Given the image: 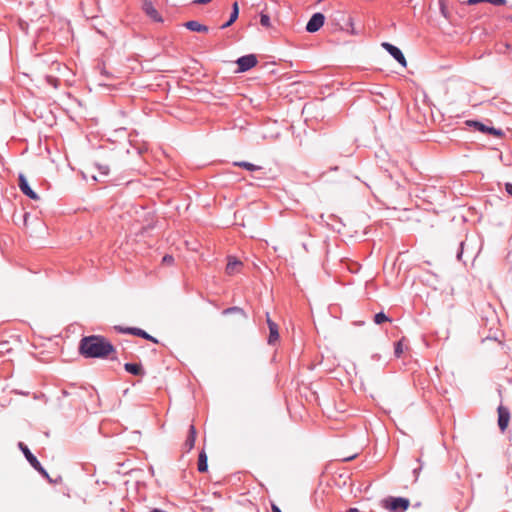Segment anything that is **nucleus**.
<instances>
[{
	"instance_id": "nucleus-1",
	"label": "nucleus",
	"mask_w": 512,
	"mask_h": 512,
	"mask_svg": "<svg viewBox=\"0 0 512 512\" xmlns=\"http://www.w3.org/2000/svg\"><path fill=\"white\" fill-rule=\"evenodd\" d=\"M79 353L85 358L105 359L115 353V347L104 336L90 335L80 340Z\"/></svg>"
},
{
	"instance_id": "nucleus-2",
	"label": "nucleus",
	"mask_w": 512,
	"mask_h": 512,
	"mask_svg": "<svg viewBox=\"0 0 512 512\" xmlns=\"http://www.w3.org/2000/svg\"><path fill=\"white\" fill-rule=\"evenodd\" d=\"M381 506L390 512H405L410 506V501L404 497L388 496L381 500Z\"/></svg>"
},
{
	"instance_id": "nucleus-3",
	"label": "nucleus",
	"mask_w": 512,
	"mask_h": 512,
	"mask_svg": "<svg viewBox=\"0 0 512 512\" xmlns=\"http://www.w3.org/2000/svg\"><path fill=\"white\" fill-rule=\"evenodd\" d=\"M18 447L23 452L29 464L43 477H45L49 482H52V479L50 478L48 472L44 469V467L38 461L36 456L30 451V449L23 442H19Z\"/></svg>"
},
{
	"instance_id": "nucleus-4",
	"label": "nucleus",
	"mask_w": 512,
	"mask_h": 512,
	"mask_svg": "<svg viewBox=\"0 0 512 512\" xmlns=\"http://www.w3.org/2000/svg\"><path fill=\"white\" fill-rule=\"evenodd\" d=\"M115 330L119 333L123 334H132L138 337H142L144 339H147L149 341H152L153 343L158 344L159 340L151 335H149L146 331L140 328L136 327H122V326H115Z\"/></svg>"
},
{
	"instance_id": "nucleus-5",
	"label": "nucleus",
	"mask_w": 512,
	"mask_h": 512,
	"mask_svg": "<svg viewBox=\"0 0 512 512\" xmlns=\"http://www.w3.org/2000/svg\"><path fill=\"white\" fill-rule=\"evenodd\" d=\"M238 72H246L257 65L258 60L254 54L241 56L236 61Z\"/></svg>"
},
{
	"instance_id": "nucleus-6",
	"label": "nucleus",
	"mask_w": 512,
	"mask_h": 512,
	"mask_svg": "<svg viewBox=\"0 0 512 512\" xmlns=\"http://www.w3.org/2000/svg\"><path fill=\"white\" fill-rule=\"evenodd\" d=\"M325 22V16L320 13H314L306 24V31L309 33L317 32Z\"/></svg>"
},
{
	"instance_id": "nucleus-7",
	"label": "nucleus",
	"mask_w": 512,
	"mask_h": 512,
	"mask_svg": "<svg viewBox=\"0 0 512 512\" xmlns=\"http://www.w3.org/2000/svg\"><path fill=\"white\" fill-rule=\"evenodd\" d=\"M382 47L403 67H406L407 62L402 51L391 43L383 42Z\"/></svg>"
},
{
	"instance_id": "nucleus-8",
	"label": "nucleus",
	"mask_w": 512,
	"mask_h": 512,
	"mask_svg": "<svg viewBox=\"0 0 512 512\" xmlns=\"http://www.w3.org/2000/svg\"><path fill=\"white\" fill-rule=\"evenodd\" d=\"M18 180V186L24 195H26L32 200L39 199L38 194L30 187L26 177L22 173L19 174Z\"/></svg>"
},
{
	"instance_id": "nucleus-9",
	"label": "nucleus",
	"mask_w": 512,
	"mask_h": 512,
	"mask_svg": "<svg viewBox=\"0 0 512 512\" xmlns=\"http://www.w3.org/2000/svg\"><path fill=\"white\" fill-rule=\"evenodd\" d=\"M157 0H143L142 9L155 22H160V15L154 5Z\"/></svg>"
},
{
	"instance_id": "nucleus-10",
	"label": "nucleus",
	"mask_w": 512,
	"mask_h": 512,
	"mask_svg": "<svg viewBox=\"0 0 512 512\" xmlns=\"http://www.w3.org/2000/svg\"><path fill=\"white\" fill-rule=\"evenodd\" d=\"M266 316H267V324H268V328H269L268 344L274 345L279 339L278 325L270 319L268 313H266Z\"/></svg>"
},
{
	"instance_id": "nucleus-11",
	"label": "nucleus",
	"mask_w": 512,
	"mask_h": 512,
	"mask_svg": "<svg viewBox=\"0 0 512 512\" xmlns=\"http://www.w3.org/2000/svg\"><path fill=\"white\" fill-rule=\"evenodd\" d=\"M510 420V412L508 408L500 405L498 407V426L501 431H504L509 423Z\"/></svg>"
},
{
	"instance_id": "nucleus-12",
	"label": "nucleus",
	"mask_w": 512,
	"mask_h": 512,
	"mask_svg": "<svg viewBox=\"0 0 512 512\" xmlns=\"http://www.w3.org/2000/svg\"><path fill=\"white\" fill-rule=\"evenodd\" d=\"M470 125L473 126L477 131L488 133L494 136H502V131L500 129H496L494 127L486 126L485 124L479 121H471Z\"/></svg>"
},
{
	"instance_id": "nucleus-13",
	"label": "nucleus",
	"mask_w": 512,
	"mask_h": 512,
	"mask_svg": "<svg viewBox=\"0 0 512 512\" xmlns=\"http://www.w3.org/2000/svg\"><path fill=\"white\" fill-rule=\"evenodd\" d=\"M124 369L126 372L136 376H143L145 374L143 366L140 363H126Z\"/></svg>"
},
{
	"instance_id": "nucleus-14",
	"label": "nucleus",
	"mask_w": 512,
	"mask_h": 512,
	"mask_svg": "<svg viewBox=\"0 0 512 512\" xmlns=\"http://www.w3.org/2000/svg\"><path fill=\"white\" fill-rule=\"evenodd\" d=\"M184 26L188 30L193 31V32H203V33H206L209 30V28L206 25H203V24L199 23L196 20L188 21V22H186L184 24Z\"/></svg>"
},
{
	"instance_id": "nucleus-15",
	"label": "nucleus",
	"mask_w": 512,
	"mask_h": 512,
	"mask_svg": "<svg viewBox=\"0 0 512 512\" xmlns=\"http://www.w3.org/2000/svg\"><path fill=\"white\" fill-rule=\"evenodd\" d=\"M239 16V6L238 2H234L232 5V11L229 17V20L221 25V29H226L230 27L238 18Z\"/></svg>"
},
{
	"instance_id": "nucleus-16",
	"label": "nucleus",
	"mask_w": 512,
	"mask_h": 512,
	"mask_svg": "<svg viewBox=\"0 0 512 512\" xmlns=\"http://www.w3.org/2000/svg\"><path fill=\"white\" fill-rule=\"evenodd\" d=\"M195 439H196V429H195L194 425H190L189 434L185 441V446L187 447L188 451L194 447Z\"/></svg>"
},
{
	"instance_id": "nucleus-17",
	"label": "nucleus",
	"mask_w": 512,
	"mask_h": 512,
	"mask_svg": "<svg viewBox=\"0 0 512 512\" xmlns=\"http://www.w3.org/2000/svg\"><path fill=\"white\" fill-rule=\"evenodd\" d=\"M208 469L207 455L204 451L200 452L198 457V471L206 472Z\"/></svg>"
},
{
	"instance_id": "nucleus-18",
	"label": "nucleus",
	"mask_w": 512,
	"mask_h": 512,
	"mask_svg": "<svg viewBox=\"0 0 512 512\" xmlns=\"http://www.w3.org/2000/svg\"><path fill=\"white\" fill-rule=\"evenodd\" d=\"M242 262L236 259H229L226 265V272L229 275L234 274L237 271L238 266H241Z\"/></svg>"
},
{
	"instance_id": "nucleus-19",
	"label": "nucleus",
	"mask_w": 512,
	"mask_h": 512,
	"mask_svg": "<svg viewBox=\"0 0 512 512\" xmlns=\"http://www.w3.org/2000/svg\"><path fill=\"white\" fill-rule=\"evenodd\" d=\"M234 165L238 166V167H241V168H244V169L249 170V171H256V170H260L261 169L260 166L254 165V164H252L250 162H246V161L235 162Z\"/></svg>"
},
{
	"instance_id": "nucleus-20",
	"label": "nucleus",
	"mask_w": 512,
	"mask_h": 512,
	"mask_svg": "<svg viewBox=\"0 0 512 512\" xmlns=\"http://www.w3.org/2000/svg\"><path fill=\"white\" fill-rule=\"evenodd\" d=\"M162 506V512H182V509L170 502H162Z\"/></svg>"
},
{
	"instance_id": "nucleus-21",
	"label": "nucleus",
	"mask_w": 512,
	"mask_h": 512,
	"mask_svg": "<svg viewBox=\"0 0 512 512\" xmlns=\"http://www.w3.org/2000/svg\"><path fill=\"white\" fill-rule=\"evenodd\" d=\"M234 313H239V314H242V315H244L246 317V315L244 313V310L242 308H240V307H237V306L226 308L222 312L223 315H229V314H234Z\"/></svg>"
},
{
	"instance_id": "nucleus-22",
	"label": "nucleus",
	"mask_w": 512,
	"mask_h": 512,
	"mask_svg": "<svg viewBox=\"0 0 512 512\" xmlns=\"http://www.w3.org/2000/svg\"><path fill=\"white\" fill-rule=\"evenodd\" d=\"M386 321H391L388 316H386V314L384 312H379V313H376L375 316H374V322L378 325L386 322Z\"/></svg>"
},
{
	"instance_id": "nucleus-23",
	"label": "nucleus",
	"mask_w": 512,
	"mask_h": 512,
	"mask_svg": "<svg viewBox=\"0 0 512 512\" xmlns=\"http://www.w3.org/2000/svg\"><path fill=\"white\" fill-rule=\"evenodd\" d=\"M260 24L263 26V27H270L271 26V21H270V17L268 14L264 13V12H261L260 13Z\"/></svg>"
},
{
	"instance_id": "nucleus-24",
	"label": "nucleus",
	"mask_w": 512,
	"mask_h": 512,
	"mask_svg": "<svg viewBox=\"0 0 512 512\" xmlns=\"http://www.w3.org/2000/svg\"><path fill=\"white\" fill-rule=\"evenodd\" d=\"M403 340H399L398 342L395 343V348H394V354L397 358H399L402 353H403Z\"/></svg>"
},
{
	"instance_id": "nucleus-25",
	"label": "nucleus",
	"mask_w": 512,
	"mask_h": 512,
	"mask_svg": "<svg viewBox=\"0 0 512 512\" xmlns=\"http://www.w3.org/2000/svg\"><path fill=\"white\" fill-rule=\"evenodd\" d=\"M97 169L100 174L103 176H107L109 174V167L105 164H96Z\"/></svg>"
},
{
	"instance_id": "nucleus-26",
	"label": "nucleus",
	"mask_w": 512,
	"mask_h": 512,
	"mask_svg": "<svg viewBox=\"0 0 512 512\" xmlns=\"http://www.w3.org/2000/svg\"><path fill=\"white\" fill-rule=\"evenodd\" d=\"M174 261V258L170 254H166L162 256V264H172Z\"/></svg>"
},
{
	"instance_id": "nucleus-27",
	"label": "nucleus",
	"mask_w": 512,
	"mask_h": 512,
	"mask_svg": "<svg viewBox=\"0 0 512 512\" xmlns=\"http://www.w3.org/2000/svg\"><path fill=\"white\" fill-rule=\"evenodd\" d=\"M488 3L495 6H501L506 4V0H489Z\"/></svg>"
},
{
	"instance_id": "nucleus-28",
	"label": "nucleus",
	"mask_w": 512,
	"mask_h": 512,
	"mask_svg": "<svg viewBox=\"0 0 512 512\" xmlns=\"http://www.w3.org/2000/svg\"><path fill=\"white\" fill-rule=\"evenodd\" d=\"M348 25L351 27V30L350 33L351 34H357V32L355 31L354 27H353V19L351 17L348 18Z\"/></svg>"
},
{
	"instance_id": "nucleus-29",
	"label": "nucleus",
	"mask_w": 512,
	"mask_h": 512,
	"mask_svg": "<svg viewBox=\"0 0 512 512\" xmlns=\"http://www.w3.org/2000/svg\"><path fill=\"white\" fill-rule=\"evenodd\" d=\"M463 246H464V242L462 241V242L460 243V249H459V251L457 252V259H458V260H461V258H462V254H463Z\"/></svg>"
},
{
	"instance_id": "nucleus-30",
	"label": "nucleus",
	"mask_w": 512,
	"mask_h": 512,
	"mask_svg": "<svg viewBox=\"0 0 512 512\" xmlns=\"http://www.w3.org/2000/svg\"><path fill=\"white\" fill-rule=\"evenodd\" d=\"M505 190L512 197V183H506Z\"/></svg>"
},
{
	"instance_id": "nucleus-31",
	"label": "nucleus",
	"mask_w": 512,
	"mask_h": 512,
	"mask_svg": "<svg viewBox=\"0 0 512 512\" xmlns=\"http://www.w3.org/2000/svg\"><path fill=\"white\" fill-rule=\"evenodd\" d=\"M212 0H194L193 3L194 4H197V5H204V4H207L209 2H211Z\"/></svg>"
},
{
	"instance_id": "nucleus-32",
	"label": "nucleus",
	"mask_w": 512,
	"mask_h": 512,
	"mask_svg": "<svg viewBox=\"0 0 512 512\" xmlns=\"http://www.w3.org/2000/svg\"><path fill=\"white\" fill-rule=\"evenodd\" d=\"M212 0H194L193 3L194 4H197V5H204V4H207L209 2H211Z\"/></svg>"
},
{
	"instance_id": "nucleus-33",
	"label": "nucleus",
	"mask_w": 512,
	"mask_h": 512,
	"mask_svg": "<svg viewBox=\"0 0 512 512\" xmlns=\"http://www.w3.org/2000/svg\"><path fill=\"white\" fill-rule=\"evenodd\" d=\"M488 1L489 0H469L468 4L474 5V4L481 3V2H487L488 3Z\"/></svg>"
},
{
	"instance_id": "nucleus-34",
	"label": "nucleus",
	"mask_w": 512,
	"mask_h": 512,
	"mask_svg": "<svg viewBox=\"0 0 512 512\" xmlns=\"http://www.w3.org/2000/svg\"><path fill=\"white\" fill-rule=\"evenodd\" d=\"M271 509L272 512H282L281 509L275 504H272Z\"/></svg>"
},
{
	"instance_id": "nucleus-35",
	"label": "nucleus",
	"mask_w": 512,
	"mask_h": 512,
	"mask_svg": "<svg viewBox=\"0 0 512 512\" xmlns=\"http://www.w3.org/2000/svg\"><path fill=\"white\" fill-rule=\"evenodd\" d=\"M347 512H359L357 508H350Z\"/></svg>"
},
{
	"instance_id": "nucleus-36",
	"label": "nucleus",
	"mask_w": 512,
	"mask_h": 512,
	"mask_svg": "<svg viewBox=\"0 0 512 512\" xmlns=\"http://www.w3.org/2000/svg\"><path fill=\"white\" fill-rule=\"evenodd\" d=\"M150 512H160V509L159 508H154Z\"/></svg>"
},
{
	"instance_id": "nucleus-37",
	"label": "nucleus",
	"mask_w": 512,
	"mask_h": 512,
	"mask_svg": "<svg viewBox=\"0 0 512 512\" xmlns=\"http://www.w3.org/2000/svg\"><path fill=\"white\" fill-rule=\"evenodd\" d=\"M507 19L512 21V16H508Z\"/></svg>"
}]
</instances>
